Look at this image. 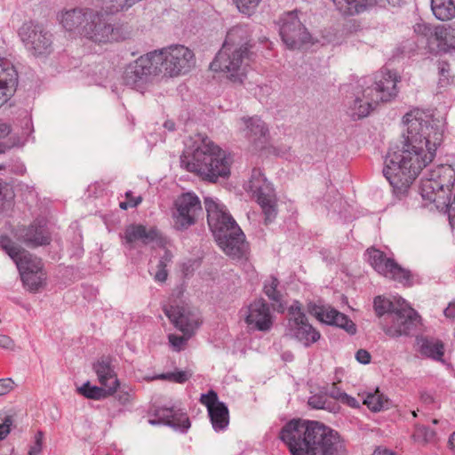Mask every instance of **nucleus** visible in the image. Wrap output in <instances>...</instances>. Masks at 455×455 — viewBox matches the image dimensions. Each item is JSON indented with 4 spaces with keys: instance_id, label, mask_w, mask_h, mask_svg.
Masks as SVG:
<instances>
[{
    "instance_id": "f257e3e1",
    "label": "nucleus",
    "mask_w": 455,
    "mask_h": 455,
    "mask_svg": "<svg viewBox=\"0 0 455 455\" xmlns=\"http://www.w3.org/2000/svg\"><path fill=\"white\" fill-rule=\"evenodd\" d=\"M406 134L403 147L390 149L386 156L383 175L398 190L406 189L424 167L430 164L442 144L444 120L415 110L403 116Z\"/></svg>"
},
{
    "instance_id": "f03ea898",
    "label": "nucleus",
    "mask_w": 455,
    "mask_h": 455,
    "mask_svg": "<svg viewBox=\"0 0 455 455\" xmlns=\"http://www.w3.org/2000/svg\"><path fill=\"white\" fill-rule=\"evenodd\" d=\"M231 157L206 135L198 133L194 138L192 151L180 156V165L204 180L216 182L230 174Z\"/></svg>"
},
{
    "instance_id": "7ed1b4c3",
    "label": "nucleus",
    "mask_w": 455,
    "mask_h": 455,
    "mask_svg": "<svg viewBox=\"0 0 455 455\" xmlns=\"http://www.w3.org/2000/svg\"><path fill=\"white\" fill-rule=\"evenodd\" d=\"M251 34L246 26L233 27L227 33L222 48L211 63V69L228 73V78L242 83L247 60L251 59Z\"/></svg>"
},
{
    "instance_id": "20e7f679",
    "label": "nucleus",
    "mask_w": 455,
    "mask_h": 455,
    "mask_svg": "<svg viewBox=\"0 0 455 455\" xmlns=\"http://www.w3.org/2000/svg\"><path fill=\"white\" fill-rule=\"evenodd\" d=\"M420 195L448 215L455 228V170L451 165H438L421 180Z\"/></svg>"
},
{
    "instance_id": "39448f33",
    "label": "nucleus",
    "mask_w": 455,
    "mask_h": 455,
    "mask_svg": "<svg viewBox=\"0 0 455 455\" xmlns=\"http://www.w3.org/2000/svg\"><path fill=\"white\" fill-rule=\"evenodd\" d=\"M400 77L396 72L388 68H382L376 76L371 86H363L366 82L360 84L362 90L357 92L350 104L351 116L361 119L367 116L379 102H387L397 96V83Z\"/></svg>"
},
{
    "instance_id": "423d86ee",
    "label": "nucleus",
    "mask_w": 455,
    "mask_h": 455,
    "mask_svg": "<svg viewBox=\"0 0 455 455\" xmlns=\"http://www.w3.org/2000/svg\"><path fill=\"white\" fill-rule=\"evenodd\" d=\"M152 56L158 72L171 77L187 74L196 64L193 52L180 44L154 51Z\"/></svg>"
},
{
    "instance_id": "0eeeda50",
    "label": "nucleus",
    "mask_w": 455,
    "mask_h": 455,
    "mask_svg": "<svg viewBox=\"0 0 455 455\" xmlns=\"http://www.w3.org/2000/svg\"><path fill=\"white\" fill-rule=\"evenodd\" d=\"M110 14L104 8L94 9L93 12H89V20L84 26V36L99 44L124 39V36L121 28L112 23Z\"/></svg>"
},
{
    "instance_id": "6e6552de",
    "label": "nucleus",
    "mask_w": 455,
    "mask_h": 455,
    "mask_svg": "<svg viewBox=\"0 0 455 455\" xmlns=\"http://www.w3.org/2000/svg\"><path fill=\"white\" fill-rule=\"evenodd\" d=\"M315 422L298 419H291L283 427L280 439L292 455H307Z\"/></svg>"
},
{
    "instance_id": "1a4fd4ad",
    "label": "nucleus",
    "mask_w": 455,
    "mask_h": 455,
    "mask_svg": "<svg viewBox=\"0 0 455 455\" xmlns=\"http://www.w3.org/2000/svg\"><path fill=\"white\" fill-rule=\"evenodd\" d=\"M307 455H346L344 440L338 432L316 421Z\"/></svg>"
},
{
    "instance_id": "9d476101",
    "label": "nucleus",
    "mask_w": 455,
    "mask_h": 455,
    "mask_svg": "<svg viewBox=\"0 0 455 455\" xmlns=\"http://www.w3.org/2000/svg\"><path fill=\"white\" fill-rule=\"evenodd\" d=\"M248 190L256 197L265 215L266 223L272 222L276 217V202L274 189L267 182L261 170L254 168L248 183Z\"/></svg>"
},
{
    "instance_id": "9b49d317",
    "label": "nucleus",
    "mask_w": 455,
    "mask_h": 455,
    "mask_svg": "<svg viewBox=\"0 0 455 455\" xmlns=\"http://www.w3.org/2000/svg\"><path fill=\"white\" fill-rule=\"evenodd\" d=\"M393 302L395 308L392 316V324L383 325L384 332L391 338L410 335L419 323L420 316L404 299L395 298Z\"/></svg>"
},
{
    "instance_id": "f8f14e48",
    "label": "nucleus",
    "mask_w": 455,
    "mask_h": 455,
    "mask_svg": "<svg viewBox=\"0 0 455 455\" xmlns=\"http://www.w3.org/2000/svg\"><path fill=\"white\" fill-rule=\"evenodd\" d=\"M19 36L25 48L34 56H46L52 51V35L41 24L24 23Z\"/></svg>"
},
{
    "instance_id": "ddd939ff",
    "label": "nucleus",
    "mask_w": 455,
    "mask_h": 455,
    "mask_svg": "<svg viewBox=\"0 0 455 455\" xmlns=\"http://www.w3.org/2000/svg\"><path fill=\"white\" fill-rule=\"evenodd\" d=\"M203 212L201 201L194 193H183L174 201L173 227L183 231L195 225Z\"/></svg>"
},
{
    "instance_id": "4468645a",
    "label": "nucleus",
    "mask_w": 455,
    "mask_h": 455,
    "mask_svg": "<svg viewBox=\"0 0 455 455\" xmlns=\"http://www.w3.org/2000/svg\"><path fill=\"white\" fill-rule=\"evenodd\" d=\"M279 33L284 44L291 50L299 49L311 38L297 11L285 12L280 17Z\"/></svg>"
},
{
    "instance_id": "2eb2a0df",
    "label": "nucleus",
    "mask_w": 455,
    "mask_h": 455,
    "mask_svg": "<svg viewBox=\"0 0 455 455\" xmlns=\"http://www.w3.org/2000/svg\"><path fill=\"white\" fill-rule=\"evenodd\" d=\"M285 336L297 339L306 347L316 342L321 337L320 332L308 323L306 315L297 304L289 308Z\"/></svg>"
},
{
    "instance_id": "dca6fc26",
    "label": "nucleus",
    "mask_w": 455,
    "mask_h": 455,
    "mask_svg": "<svg viewBox=\"0 0 455 455\" xmlns=\"http://www.w3.org/2000/svg\"><path fill=\"white\" fill-rule=\"evenodd\" d=\"M157 75H160V73L151 52L140 56L127 66L124 74V80L126 85L140 91L145 88L152 76Z\"/></svg>"
},
{
    "instance_id": "f3484780",
    "label": "nucleus",
    "mask_w": 455,
    "mask_h": 455,
    "mask_svg": "<svg viewBox=\"0 0 455 455\" xmlns=\"http://www.w3.org/2000/svg\"><path fill=\"white\" fill-rule=\"evenodd\" d=\"M207 212V220L216 241L231 232L235 227H239L233 217L227 212L224 204L211 197L204 198Z\"/></svg>"
},
{
    "instance_id": "a211bd4d",
    "label": "nucleus",
    "mask_w": 455,
    "mask_h": 455,
    "mask_svg": "<svg viewBox=\"0 0 455 455\" xmlns=\"http://www.w3.org/2000/svg\"><path fill=\"white\" fill-rule=\"evenodd\" d=\"M367 254L369 263L378 273L405 285L411 284L410 271L403 268L393 259L387 258L384 252L371 248L367 250Z\"/></svg>"
},
{
    "instance_id": "6ab92c4d",
    "label": "nucleus",
    "mask_w": 455,
    "mask_h": 455,
    "mask_svg": "<svg viewBox=\"0 0 455 455\" xmlns=\"http://www.w3.org/2000/svg\"><path fill=\"white\" fill-rule=\"evenodd\" d=\"M0 247L15 262L20 273H38L44 270L41 259L17 245L8 236H0Z\"/></svg>"
},
{
    "instance_id": "aec40b11",
    "label": "nucleus",
    "mask_w": 455,
    "mask_h": 455,
    "mask_svg": "<svg viewBox=\"0 0 455 455\" xmlns=\"http://www.w3.org/2000/svg\"><path fill=\"white\" fill-rule=\"evenodd\" d=\"M164 312L176 328L188 336H192L201 323L197 311L188 305L164 306Z\"/></svg>"
},
{
    "instance_id": "412c9836",
    "label": "nucleus",
    "mask_w": 455,
    "mask_h": 455,
    "mask_svg": "<svg viewBox=\"0 0 455 455\" xmlns=\"http://www.w3.org/2000/svg\"><path fill=\"white\" fill-rule=\"evenodd\" d=\"M245 323L252 330L267 331L271 329L272 315L269 305L264 299H256L248 306Z\"/></svg>"
},
{
    "instance_id": "4be33fe9",
    "label": "nucleus",
    "mask_w": 455,
    "mask_h": 455,
    "mask_svg": "<svg viewBox=\"0 0 455 455\" xmlns=\"http://www.w3.org/2000/svg\"><path fill=\"white\" fill-rule=\"evenodd\" d=\"M223 251L234 259H241L246 257L248 244L245 235L239 227H235L231 232L217 240Z\"/></svg>"
},
{
    "instance_id": "5701e85b",
    "label": "nucleus",
    "mask_w": 455,
    "mask_h": 455,
    "mask_svg": "<svg viewBox=\"0 0 455 455\" xmlns=\"http://www.w3.org/2000/svg\"><path fill=\"white\" fill-rule=\"evenodd\" d=\"M240 129L243 136L252 143L255 148H262L267 143L268 130L265 123L258 116L242 117Z\"/></svg>"
},
{
    "instance_id": "b1692460",
    "label": "nucleus",
    "mask_w": 455,
    "mask_h": 455,
    "mask_svg": "<svg viewBox=\"0 0 455 455\" xmlns=\"http://www.w3.org/2000/svg\"><path fill=\"white\" fill-rule=\"evenodd\" d=\"M16 238L31 248L47 245L51 242V236L46 228L35 223L19 228L16 232Z\"/></svg>"
},
{
    "instance_id": "393cba45",
    "label": "nucleus",
    "mask_w": 455,
    "mask_h": 455,
    "mask_svg": "<svg viewBox=\"0 0 455 455\" xmlns=\"http://www.w3.org/2000/svg\"><path fill=\"white\" fill-rule=\"evenodd\" d=\"M156 419H149L151 425L165 424L176 429L186 431L190 427L188 417L173 408L162 407L155 411Z\"/></svg>"
},
{
    "instance_id": "a878e982",
    "label": "nucleus",
    "mask_w": 455,
    "mask_h": 455,
    "mask_svg": "<svg viewBox=\"0 0 455 455\" xmlns=\"http://www.w3.org/2000/svg\"><path fill=\"white\" fill-rule=\"evenodd\" d=\"M18 85V73L10 63L0 60V106L6 103L14 94Z\"/></svg>"
},
{
    "instance_id": "bb28decb",
    "label": "nucleus",
    "mask_w": 455,
    "mask_h": 455,
    "mask_svg": "<svg viewBox=\"0 0 455 455\" xmlns=\"http://www.w3.org/2000/svg\"><path fill=\"white\" fill-rule=\"evenodd\" d=\"M124 244L132 247L133 243L140 241L143 244L147 245L159 238V231L156 228H147L143 225L132 224L126 227L124 235Z\"/></svg>"
},
{
    "instance_id": "cd10ccee",
    "label": "nucleus",
    "mask_w": 455,
    "mask_h": 455,
    "mask_svg": "<svg viewBox=\"0 0 455 455\" xmlns=\"http://www.w3.org/2000/svg\"><path fill=\"white\" fill-rule=\"evenodd\" d=\"M95 8H75L64 12L61 15L60 22L68 31H77L79 34H84V26L89 20L88 13L93 12Z\"/></svg>"
},
{
    "instance_id": "c85d7f7f",
    "label": "nucleus",
    "mask_w": 455,
    "mask_h": 455,
    "mask_svg": "<svg viewBox=\"0 0 455 455\" xmlns=\"http://www.w3.org/2000/svg\"><path fill=\"white\" fill-rule=\"evenodd\" d=\"M93 370L98 376L99 382L103 387H115L116 391L119 387V380L111 363L109 357L102 356L95 363Z\"/></svg>"
},
{
    "instance_id": "c756f323",
    "label": "nucleus",
    "mask_w": 455,
    "mask_h": 455,
    "mask_svg": "<svg viewBox=\"0 0 455 455\" xmlns=\"http://www.w3.org/2000/svg\"><path fill=\"white\" fill-rule=\"evenodd\" d=\"M339 12L345 17L359 15L363 13L367 6L379 5L381 0H332Z\"/></svg>"
},
{
    "instance_id": "7c9ffc66",
    "label": "nucleus",
    "mask_w": 455,
    "mask_h": 455,
    "mask_svg": "<svg viewBox=\"0 0 455 455\" xmlns=\"http://www.w3.org/2000/svg\"><path fill=\"white\" fill-rule=\"evenodd\" d=\"M416 341L419 347V352L423 355L436 361H442L444 346L441 340L420 336L417 337Z\"/></svg>"
},
{
    "instance_id": "2f4dec72",
    "label": "nucleus",
    "mask_w": 455,
    "mask_h": 455,
    "mask_svg": "<svg viewBox=\"0 0 455 455\" xmlns=\"http://www.w3.org/2000/svg\"><path fill=\"white\" fill-rule=\"evenodd\" d=\"M435 41L444 51H455V22L435 28Z\"/></svg>"
},
{
    "instance_id": "473e14b6",
    "label": "nucleus",
    "mask_w": 455,
    "mask_h": 455,
    "mask_svg": "<svg viewBox=\"0 0 455 455\" xmlns=\"http://www.w3.org/2000/svg\"><path fill=\"white\" fill-rule=\"evenodd\" d=\"M363 403L373 412L387 410L391 405L390 400L384 394L380 393L379 388H376L373 392L363 395Z\"/></svg>"
},
{
    "instance_id": "72a5a7b5",
    "label": "nucleus",
    "mask_w": 455,
    "mask_h": 455,
    "mask_svg": "<svg viewBox=\"0 0 455 455\" xmlns=\"http://www.w3.org/2000/svg\"><path fill=\"white\" fill-rule=\"evenodd\" d=\"M212 427L216 431L224 430L229 423L228 409L224 403L215 404L208 411Z\"/></svg>"
},
{
    "instance_id": "f704fd0d",
    "label": "nucleus",
    "mask_w": 455,
    "mask_h": 455,
    "mask_svg": "<svg viewBox=\"0 0 455 455\" xmlns=\"http://www.w3.org/2000/svg\"><path fill=\"white\" fill-rule=\"evenodd\" d=\"M431 9L436 19L450 20L455 17V0H431Z\"/></svg>"
},
{
    "instance_id": "c9c22d12",
    "label": "nucleus",
    "mask_w": 455,
    "mask_h": 455,
    "mask_svg": "<svg viewBox=\"0 0 455 455\" xmlns=\"http://www.w3.org/2000/svg\"><path fill=\"white\" fill-rule=\"evenodd\" d=\"M78 392L86 398L100 400L114 395L116 391H115V387L91 386L90 382H86L78 387Z\"/></svg>"
},
{
    "instance_id": "e433bc0d",
    "label": "nucleus",
    "mask_w": 455,
    "mask_h": 455,
    "mask_svg": "<svg viewBox=\"0 0 455 455\" xmlns=\"http://www.w3.org/2000/svg\"><path fill=\"white\" fill-rule=\"evenodd\" d=\"M22 283L29 291H38L44 284L46 278L44 271H39L38 273H20Z\"/></svg>"
},
{
    "instance_id": "4c0bfd02",
    "label": "nucleus",
    "mask_w": 455,
    "mask_h": 455,
    "mask_svg": "<svg viewBox=\"0 0 455 455\" xmlns=\"http://www.w3.org/2000/svg\"><path fill=\"white\" fill-rule=\"evenodd\" d=\"M373 307L379 317L383 316L385 314H388L387 318L392 322V316L395 308L394 302L382 296H377L374 299Z\"/></svg>"
},
{
    "instance_id": "58836bf2",
    "label": "nucleus",
    "mask_w": 455,
    "mask_h": 455,
    "mask_svg": "<svg viewBox=\"0 0 455 455\" xmlns=\"http://www.w3.org/2000/svg\"><path fill=\"white\" fill-rule=\"evenodd\" d=\"M332 312H339L338 310L331 307H318L313 306L310 308V313L314 315L319 321L325 323L327 324H333L335 320L334 314Z\"/></svg>"
},
{
    "instance_id": "ea45409f",
    "label": "nucleus",
    "mask_w": 455,
    "mask_h": 455,
    "mask_svg": "<svg viewBox=\"0 0 455 455\" xmlns=\"http://www.w3.org/2000/svg\"><path fill=\"white\" fill-rule=\"evenodd\" d=\"M279 280L275 276L271 275L265 281L263 287L264 293L275 302H279L282 298L281 292L277 290Z\"/></svg>"
},
{
    "instance_id": "a19ab883",
    "label": "nucleus",
    "mask_w": 455,
    "mask_h": 455,
    "mask_svg": "<svg viewBox=\"0 0 455 455\" xmlns=\"http://www.w3.org/2000/svg\"><path fill=\"white\" fill-rule=\"evenodd\" d=\"M332 314L336 315L332 325L344 329L349 334H355L356 332L355 324L347 315L340 312H332Z\"/></svg>"
},
{
    "instance_id": "79ce46f5",
    "label": "nucleus",
    "mask_w": 455,
    "mask_h": 455,
    "mask_svg": "<svg viewBox=\"0 0 455 455\" xmlns=\"http://www.w3.org/2000/svg\"><path fill=\"white\" fill-rule=\"evenodd\" d=\"M413 437L418 442L429 443L435 439V432L427 427L417 425Z\"/></svg>"
},
{
    "instance_id": "37998d69",
    "label": "nucleus",
    "mask_w": 455,
    "mask_h": 455,
    "mask_svg": "<svg viewBox=\"0 0 455 455\" xmlns=\"http://www.w3.org/2000/svg\"><path fill=\"white\" fill-rule=\"evenodd\" d=\"M191 377V373L187 371H177L173 372H167L156 376V379H165L176 383H184Z\"/></svg>"
},
{
    "instance_id": "c03bdc74",
    "label": "nucleus",
    "mask_w": 455,
    "mask_h": 455,
    "mask_svg": "<svg viewBox=\"0 0 455 455\" xmlns=\"http://www.w3.org/2000/svg\"><path fill=\"white\" fill-rule=\"evenodd\" d=\"M192 336H188V333H183L182 336H178L176 334H169L168 339H169V342H170L171 346L172 347L173 350L180 352L184 348L188 340Z\"/></svg>"
},
{
    "instance_id": "a18cd8bd",
    "label": "nucleus",
    "mask_w": 455,
    "mask_h": 455,
    "mask_svg": "<svg viewBox=\"0 0 455 455\" xmlns=\"http://www.w3.org/2000/svg\"><path fill=\"white\" fill-rule=\"evenodd\" d=\"M308 404L314 409H323L329 410L330 411H334L336 408L335 404L332 407H330V403L326 400V398L320 395L311 396L308 399Z\"/></svg>"
},
{
    "instance_id": "49530a36",
    "label": "nucleus",
    "mask_w": 455,
    "mask_h": 455,
    "mask_svg": "<svg viewBox=\"0 0 455 455\" xmlns=\"http://www.w3.org/2000/svg\"><path fill=\"white\" fill-rule=\"evenodd\" d=\"M414 32L427 38V41L434 43L435 28L426 23H417L414 27Z\"/></svg>"
},
{
    "instance_id": "de8ad7c7",
    "label": "nucleus",
    "mask_w": 455,
    "mask_h": 455,
    "mask_svg": "<svg viewBox=\"0 0 455 455\" xmlns=\"http://www.w3.org/2000/svg\"><path fill=\"white\" fill-rule=\"evenodd\" d=\"M200 403L205 405L209 411L220 402L218 401L217 393L213 390H210L207 394L201 395Z\"/></svg>"
},
{
    "instance_id": "09e8293b",
    "label": "nucleus",
    "mask_w": 455,
    "mask_h": 455,
    "mask_svg": "<svg viewBox=\"0 0 455 455\" xmlns=\"http://www.w3.org/2000/svg\"><path fill=\"white\" fill-rule=\"evenodd\" d=\"M43 432L38 431L35 435V441L33 444L30 446V449L28 451V455H37L42 451L43 446Z\"/></svg>"
},
{
    "instance_id": "8fccbe9b",
    "label": "nucleus",
    "mask_w": 455,
    "mask_h": 455,
    "mask_svg": "<svg viewBox=\"0 0 455 455\" xmlns=\"http://www.w3.org/2000/svg\"><path fill=\"white\" fill-rule=\"evenodd\" d=\"M237 7L243 12L249 13L261 0H235Z\"/></svg>"
},
{
    "instance_id": "3c124183",
    "label": "nucleus",
    "mask_w": 455,
    "mask_h": 455,
    "mask_svg": "<svg viewBox=\"0 0 455 455\" xmlns=\"http://www.w3.org/2000/svg\"><path fill=\"white\" fill-rule=\"evenodd\" d=\"M12 422V416H6L4 422L0 424V441L4 440L9 435Z\"/></svg>"
},
{
    "instance_id": "603ef678",
    "label": "nucleus",
    "mask_w": 455,
    "mask_h": 455,
    "mask_svg": "<svg viewBox=\"0 0 455 455\" xmlns=\"http://www.w3.org/2000/svg\"><path fill=\"white\" fill-rule=\"evenodd\" d=\"M14 381L10 379H0V395H4L10 393L14 388Z\"/></svg>"
},
{
    "instance_id": "864d4df0",
    "label": "nucleus",
    "mask_w": 455,
    "mask_h": 455,
    "mask_svg": "<svg viewBox=\"0 0 455 455\" xmlns=\"http://www.w3.org/2000/svg\"><path fill=\"white\" fill-rule=\"evenodd\" d=\"M371 354L365 349H359L355 353V359L363 364H368L371 362Z\"/></svg>"
},
{
    "instance_id": "5fc2aeb1",
    "label": "nucleus",
    "mask_w": 455,
    "mask_h": 455,
    "mask_svg": "<svg viewBox=\"0 0 455 455\" xmlns=\"http://www.w3.org/2000/svg\"><path fill=\"white\" fill-rule=\"evenodd\" d=\"M340 403L347 404L351 408H359L360 403L353 396L347 395V393L342 395Z\"/></svg>"
},
{
    "instance_id": "6e6d98bb",
    "label": "nucleus",
    "mask_w": 455,
    "mask_h": 455,
    "mask_svg": "<svg viewBox=\"0 0 455 455\" xmlns=\"http://www.w3.org/2000/svg\"><path fill=\"white\" fill-rule=\"evenodd\" d=\"M10 127L6 124H0V139L7 136L10 133ZM7 148V146L4 145L3 143H0V154L4 153Z\"/></svg>"
},
{
    "instance_id": "4d7b16f0",
    "label": "nucleus",
    "mask_w": 455,
    "mask_h": 455,
    "mask_svg": "<svg viewBox=\"0 0 455 455\" xmlns=\"http://www.w3.org/2000/svg\"><path fill=\"white\" fill-rule=\"evenodd\" d=\"M345 392L340 390L336 383H333L331 387L328 390V395L330 397L340 402L342 395H344Z\"/></svg>"
},
{
    "instance_id": "13d9d810",
    "label": "nucleus",
    "mask_w": 455,
    "mask_h": 455,
    "mask_svg": "<svg viewBox=\"0 0 455 455\" xmlns=\"http://www.w3.org/2000/svg\"><path fill=\"white\" fill-rule=\"evenodd\" d=\"M168 276V273L166 267H162V265H157V271L155 275V280L156 282L164 283Z\"/></svg>"
},
{
    "instance_id": "bf43d9fd",
    "label": "nucleus",
    "mask_w": 455,
    "mask_h": 455,
    "mask_svg": "<svg viewBox=\"0 0 455 455\" xmlns=\"http://www.w3.org/2000/svg\"><path fill=\"white\" fill-rule=\"evenodd\" d=\"M13 346L12 339L5 335H0V347L3 348H11Z\"/></svg>"
},
{
    "instance_id": "052dcab7",
    "label": "nucleus",
    "mask_w": 455,
    "mask_h": 455,
    "mask_svg": "<svg viewBox=\"0 0 455 455\" xmlns=\"http://www.w3.org/2000/svg\"><path fill=\"white\" fill-rule=\"evenodd\" d=\"M172 254L170 251H165L164 255L161 257L157 265H162V267H166L167 264L172 261Z\"/></svg>"
},
{
    "instance_id": "680f3d73",
    "label": "nucleus",
    "mask_w": 455,
    "mask_h": 455,
    "mask_svg": "<svg viewBox=\"0 0 455 455\" xmlns=\"http://www.w3.org/2000/svg\"><path fill=\"white\" fill-rule=\"evenodd\" d=\"M140 203H141V197L139 196V197L135 198L134 201L131 200L130 202H121L120 203V208L124 209V210H126L128 207H136Z\"/></svg>"
},
{
    "instance_id": "e2e57ef3",
    "label": "nucleus",
    "mask_w": 455,
    "mask_h": 455,
    "mask_svg": "<svg viewBox=\"0 0 455 455\" xmlns=\"http://www.w3.org/2000/svg\"><path fill=\"white\" fill-rule=\"evenodd\" d=\"M444 315L448 318L455 319V302H451L444 309Z\"/></svg>"
},
{
    "instance_id": "0e129e2a",
    "label": "nucleus",
    "mask_w": 455,
    "mask_h": 455,
    "mask_svg": "<svg viewBox=\"0 0 455 455\" xmlns=\"http://www.w3.org/2000/svg\"><path fill=\"white\" fill-rule=\"evenodd\" d=\"M445 73H448V70L445 68L444 65H443L440 68L441 77H440V80H439V84H441V86H443V85L448 84V79L446 77V74Z\"/></svg>"
},
{
    "instance_id": "69168bd1",
    "label": "nucleus",
    "mask_w": 455,
    "mask_h": 455,
    "mask_svg": "<svg viewBox=\"0 0 455 455\" xmlns=\"http://www.w3.org/2000/svg\"><path fill=\"white\" fill-rule=\"evenodd\" d=\"M403 0H381V7H386L387 5L392 6H399Z\"/></svg>"
},
{
    "instance_id": "338daca9",
    "label": "nucleus",
    "mask_w": 455,
    "mask_h": 455,
    "mask_svg": "<svg viewBox=\"0 0 455 455\" xmlns=\"http://www.w3.org/2000/svg\"><path fill=\"white\" fill-rule=\"evenodd\" d=\"M116 398L118 399L120 403L125 404L129 401V394L126 392H120L116 395Z\"/></svg>"
},
{
    "instance_id": "774afa93",
    "label": "nucleus",
    "mask_w": 455,
    "mask_h": 455,
    "mask_svg": "<svg viewBox=\"0 0 455 455\" xmlns=\"http://www.w3.org/2000/svg\"><path fill=\"white\" fill-rule=\"evenodd\" d=\"M372 455H395V453L387 449L377 448Z\"/></svg>"
}]
</instances>
